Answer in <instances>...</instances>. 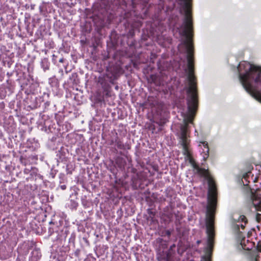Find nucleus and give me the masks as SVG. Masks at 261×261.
<instances>
[{"label":"nucleus","instance_id":"obj_12","mask_svg":"<svg viewBox=\"0 0 261 261\" xmlns=\"http://www.w3.org/2000/svg\"><path fill=\"white\" fill-rule=\"evenodd\" d=\"M61 188H62L63 190H64V189H65V188H66V186H65V185L62 186H61Z\"/></svg>","mask_w":261,"mask_h":261},{"label":"nucleus","instance_id":"obj_15","mask_svg":"<svg viewBox=\"0 0 261 261\" xmlns=\"http://www.w3.org/2000/svg\"><path fill=\"white\" fill-rule=\"evenodd\" d=\"M247 240H246V239H245V244H247Z\"/></svg>","mask_w":261,"mask_h":261},{"label":"nucleus","instance_id":"obj_2","mask_svg":"<svg viewBox=\"0 0 261 261\" xmlns=\"http://www.w3.org/2000/svg\"><path fill=\"white\" fill-rule=\"evenodd\" d=\"M238 69L239 79L246 91L261 102V67L241 62Z\"/></svg>","mask_w":261,"mask_h":261},{"label":"nucleus","instance_id":"obj_3","mask_svg":"<svg viewBox=\"0 0 261 261\" xmlns=\"http://www.w3.org/2000/svg\"><path fill=\"white\" fill-rule=\"evenodd\" d=\"M251 199L252 205L256 211L261 210V194L258 191L251 192Z\"/></svg>","mask_w":261,"mask_h":261},{"label":"nucleus","instance_id":"obj_13","mask_svg":"<svg viewBox=\"0 0 261 261\" xmlns=\"http://www.w3.org/2000/svg\"><path fill=\"white\" fill-rule=\"evenodd\" d=\"M74 205H75V207H76V206H77V203H74Z\"/></svg>","mask_w":261,"mask_h":261},{"label":"nucleus","instance_id":"obj_5","mask_svg":"<svg viewBox=\"0 0 261 261\" xmlns=\"http://www.w3.org/2000/svg\"><path fill=\"white\" fill-rule=\"evenodd\" d=\"M199 146L202 149V151H200L201 154H202L203 160L205 161L209 156V148L208 147L207 143L205 142H201Z\"/></svg>","mask_w":261,"mask_h":261},{"label":"nucleus","instance_id":"obj_6","mask_svg":"<svg viewBox=\"0 0 261 261\" xmlns=\"http://www.w3.org/2000/svg\"><path fill=\"white\" fill-rule=\"evenodd\" d=\"M241 236L240 234H239ZM241 236H239V239H240V244L242 246V248L244 250H251L253 247L254 244L252 242H250L248 240H247V244H245V238H241Z\"/></svg>","mask_w":261,"mask_h":261},{"label":"nucleus","instance_id":"obj_14","mask_svg":"<svg viewBox=\"0 0 261 261\" xmlns=\"http://www.w3.org/2000/svg\"><path fill=\"white\" fill-rule=\"evenodd\" d=\"M110 82H111L112 83H113V80L111 79L110 80Z\"/></svg>","mask_w":261,"mask_h":261},{"label":"nucleus","instance_id":"obj_1","mask_svg":"<svg viewBox=\"0 0 261 261\" xmlns=\"http://www.w3.org/2000/svg\"><path fill=\"white\" fill-rule=\"evenodd\" d=\"M197 169L198 172L207 180L208 190L207 194V205L206 207V233L207 242L205 248V255L202 257L201 261H211V256L214 245L215 237L214 216L217 205V189L214 181L211 177L207 170L199 167Z\"/></svg>","mask_w":261,"mask_h":261},{"label":"nucleus","instance_id":"obj_4","mask_svg":"<svg viewBox=\"0 0 261 261\" xmlns=\"http://www.w3.org/2000/svg\"><path fill=\"white\" fill-rule=\"evenodd\" d=\"M233 219L236 221V223L234 225V229L236 231H239L240 227L242 229L245 228L247 221L244 216H239L237 218L233 217Z\"/></svg>","mask_w":261,"mask_h":261},{"label":"nucleus","instance_id":"obj_11","mask_svg":"<svg viewBox=\"0 0 261 261\" xmlns=\"http://www.w3.org/2000/svg\"><path fill=\"white\" fill-rule=\"evenodd\" d=\"M64 58H62L60 59L59 62L61 63H63L64 62Z\"/></svg>","mask_w":261,"mask_h":261},{"label":"nucleus","instance_id":"obj_7","mask_svg":"<svg viewBox=\"0 0 261 261\" xmlns=\"http://www.w3.org/2000/svg\"><path fill=\"white\" fill-rule=\"evenodd\" d=\"M98 83L100 84L102 88L104 90V91L106 92V94H108V92L109 91L110 86L106 82L105 79L103 77H99L98 79Z\"/></svg>","mask_w":261,"mask_h":261},{"label":"nucleus","instance_id":"obj_9","mask_svg":"<svg viewBox=\"0 0 261 261\" xmlns=\"http://www.w3.org/2000/svg\"><path fill=\"white\" fill-rule=\"evenodd\" d=\"M166 122V119H161L160 121L158 122L157 123L160 125L162 126Z\"/></svg>","mask_w":261,"mask_h":261},{"label":"nucleus","instance_id":"obj_10","mask_svg":"<svg viewBox=\"0 0 261 261\" xmlns=\"http://www.w3.org/2000/svg\"><path fill=\"white\" fill-rule=\"evenodd\" d=\"M261 219V214H257L256 216V220L257 222H259Z\"/></svg>","mask_w":261,"mask_h":261},{"label":"nucleus","instance_id":"obj_8","mask_svg":"<svg viewBox=\"0 0 261 261\" xmlns=\"http://www.w3.org/2000/svg\"><path fill=\"white\" fill-rule=\"evenodd\" d=\"M116 145L119 149H124V144H123L122 142L120 140H116L115 141Z\"/></svg>","mask_w":261,"mask_h":261}]
</instances>
